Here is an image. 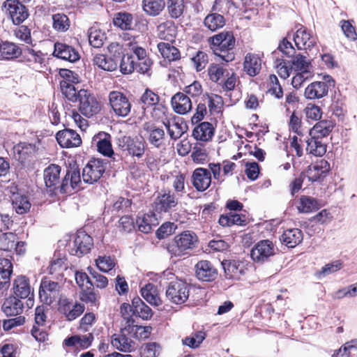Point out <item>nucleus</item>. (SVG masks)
I'll return each mask as SVG.
<instances>
[{
	"label": "nucleus",
	"instance_id": "obj_47",
	"mask_svg": "<svg viewBox=\"0 0 357 357\" xmlns=\"http://www.w3.org/2000/svg\"><path fill=\"white\" fill-rule=\"evenodd\" d=\"M114 24L122 30H130L132 29L133 17L128 13H118L114 18Z\"/></svg>",
	"mask_w": 357,
	"mask_h": 357
},
{
	"label": "nucleus",
	"instance_id": "obj_19",
	"mask_svg": "<svg viewBox=\"0 0 357 357\" xmlns=\"http://www.w3.org/2000/svg\"><path fill=\"white\" fill-rule=\"evenodd\" d=\"M330 170V165L325 160H320L314 164L310 165L306 171V176L309 181L315 182L325 177Z\"/></svg>",
	"mask_w": 357,
	"mask_h": 357
},
{
	"label": "nucleus",
	"instance_id": "obj_18",
	"mask_svg": "<svg viewBox=\"0 0 357 357\" xmlns=\"http://www.w3.org/2000/svg\"><path fill=\"white\" fill-rule=\"evenodd\" d=\"M56 140L63 148L77 147L82 144V139L78 133L73 130L66 129L56 133Z\"/></svg>",
	"mask_w": 357,
	"mask_h": 357
},
{
	"label": "nucleus",
	"instance_id": "obj_10",
	"mask_svg": "<svg viewBox=\"0 0 357 357\" xmlns=\"http://www.w3.org/2000/svg\"><path fill=\"white\" fill-rule=\"evenodd\" d=\"M3 6L15 24H20L29 16L26 8L19 0H6Z\"/></svg>",
	"mask_w": 357,
	"mask_h": 357
},
{
	"label": "nucleus",
	"instance_id": "obj_53",
	"mask_svg": "<svg viewBox=\"0 0 357 357\" xmlns=\"http://www.w3.org/2000/svg\"><path fill=\"white\" fill-rule=\"evenodd\" d=\"M208 73L210 79L214 82L222 81L225 77L229 75L227 70L218 64L211 65Z\"/></svg>",
	"mask_w": 357,
	"mask_h": 357
},
{
	"label": "nucleus",
	"instance_id": "obj_6",
	"mask_svg": "<svg viewBox=\"0 0 357 357\" xmlns=\"http://www.w3.org/2000/svg\"><path fill=\"white\" fill-rule=\"evenodd\" d=\"M107 167V162L100 159L90 160L82 170V178L84 183L93 184L97 182Z\"/></svg>",
	"mask_w": 357,
	"mask_h": 357
},
{
	"label": "nucleus",
	"instance_id": "obj_41",
	"mask_svg": "<svg viewBox=\"0 0 357 357\" xmlns=\"http://www.w3.org/2000/svg\"><path fill=\"white\" fill-rule=\"evenodd\" d=\"M320 207L321 204L316 199L308 196H302L297 206L299 212L306 213L317 210Z\"/></svg>",
	"mask_w": 357,
	"mask_h": 357
},
{
	"label": "nucleus",
	"instance_id": "obj_11",
	"mask_svg": "<svg viewBox=\"0 0 357 357\" xmlns=\"http://www.w3.org/2000/svg\"><path fill=\"white\" fill-rule=\"evenodd\" d=\"M208 40L213 52L221 50H232L235 45V38L230 31L221 32L208 38Z\"/></svg>",
	"mask_w": 357,
	"mask_h": 357
},
{
	"label": "nucleus",
	"instance_id": "obj_37",
	"mask_svg": "<svg viewBox=\"0 0 357 357\" xmlns=\"http://www.w3.org/2000/svg\"><path fill=\"white\" fill-rule=\"evenodd\" d=\"M144 128L149 132L148 139L152 145L158 148L164 144L165 131L162 128L148 124L144 125Z\"/></svg>",
	"mask_w": 357,
	"mask_h": 357
},
{
	"label": "nucleus",
	"instance_id": "obj_23",
	"mask_svg": "<svg viewBox=\"0 0 357 357\" xmlns=\"http://www.w3.org/2000/svg\"><path fill=\"white\" fill-rule=\"evenodd\" d=\"M93 141H96L98 151L102 155L110 157L114 154L110 135L105 132H99L93 137Z\"/></svg>",
	"mask_w": 357,
	"mask_h": 357
},
{
	"label": "nucleus",
	"instance_id": "obj_52",
	"mask_svg": "<svg viewBox=\"0 0 357 357\" xmlns=\"http://www.w3.org/2000/svg\"><path fill=\"white\" fill-rule=\"evenodd\" d=\"M164 125L170 138L174 140L180 138L185 132L184 127L178 122L167 121L164 122Z\"/></svg>",
	"mask_w": 357,
	"mask_h": 357
},
{
	"label": "nucleus",
	"instance_id": "obj_28",
	"mask_svg": "<svg viewBox=\"0 0 357 357\" xmlns=\"http://www.w3.org/2000/svg\"><path fill=\"white\" fill-rule=\"evenodd\" d=\"M157 33L160 38L172 41L177 33L176 26L173 21L167 20L158 26Z\"/></svg>",
	"mask_w": 357,
	"mask_h": 357
},
{
	"label": "nucleus",
	"instance_id": "obj_24",
	"mask_svg": "<svg viewBox=\"0 0 357 357\" xmlns=\"http://www.w3.org/2000/svg\"><path fill=\"white\" fill-rule=\"evenodd\" d=\"M261 67V60L259 56L255 54H248L243 62V69L248 75L254 77L257 75Z\"/></svg>",
	"mask_w": 357,
	"mask_h": 357
},
{
	"label": "nucleus",
	"instance_id": "obj_39",
	"mask_svg": "<svg viewBox=\"0 0 357 357\" xmlns=\"http://www.w3.org/2000/svg\"><path fill=\"white\" fill-rule=\"evenodd\" d=\"M158 49L162 56L169 61H174L181 58L179 50L167 43H160Z\"/></svg>",
	"mask_w": 357,
	"mask_h": 357
},
{
	"label": "nucleus",
	"instance_id": "obj_30",
	"mask_svg": "<svg viewBox=\"0 0 357 357\" xmlns=\"http://www.w3.org/2000/svg\"><path fill=\"white\" fill-rule=\"evenodd\" d=\"M222 265L227 279L238 280L244 274V270L239 261L226 260L222 262Z\"/></svg>",
	"mask_w": 357,
	"mask_h": 357
},
{
	"label": "nucleus",
	"instance_id": "obj_62",
	"mask_svg": "<svg viewBox=\"0 0 357 357\" xmlns=\"http://www.w3.org/2000/svg\"><path fill=\"white\" fill-rule=\"evenodd\" d=\"M205 337L206 335L204 332L198 331L191 337H186L182 340V342L184 345L188 346L192 349H195L199 347Z\"/></svg>",
	"mask_w": 357,
	"mask_h": 357
},
{
	"label": "nucleus",
	"instance_id": "obj_4",
	"mask_svg": "<svg viewBox=\"0 0 357 357\" xmlns=\"http://www.w3.org/2000/svg\"><path fill=\"white\" fill-rule=\"evenodd\" d=\"M79 110L86 117H91L99 112L100 105L97 99L87 90L78 91Z\"/></svg>",
	"mask_w": 357,
	"mask_h": 357
},
{
	"label": "nucleus",
	"instance_id": "obj_51",
	"mask_svg": "<svg viewBox=\"0 0 357 357\" xmlns=\"http://www.w3.org/2000/svg\"><path fill=\"white\" fill-rule=\"evenodd\" d=\"M17 240L16 234L13 232H6L0 234V249L10 251L14 249Z\"/></svg>",
	"mask_w": 357,
	"mask_h": 357
},
{
	"label": "nucleus",
	"instance_id": "obj_64",
	"mask_svg": "<svg viewBox=\"0 0 357 357\" xmlns=\"http://www.w3.org/2000/svg\"><path fill=\"white\" fill-rule=\"evenodd\" d=\"M109 59L114 61L118 67L120 60L124 56L123 47L117 43H112L107 47Z\"/></svg>",
	"mask_w": 357,
	"mask_h": 357
},
{
	"label": "nucleus",
	"instance_id": "obj_8",
	"mask_svg": "<svg viewBox=\"0 0 357 357\" xmlns=\"http://www.w3.org/2000/svg\"><path fill=\"white\" fill-rule=\"evenodd\" d=\"M109 105L114 112L119 116H127L130 112L131 104L121 92L113 91L109 94Z\"/></svg>",
	"mask_w": 357,
	"mask_h": 357
},
{
	"label": "nucleus",
	"instance_id": "obj_21",
	"mask_svg": "<svg viewBox=\"0 0 357 357\" xmlns=\"http://www.w3.org/2000/svg\"><path fill=\"white\" fill-rule=\"evenodd\" d=\"M293 39L298 50L311 48L316 43L315 39L312 37L310 33L302 26L296 30Z\"/></svg>",
	"mask_w": 357,
	"mask_h": 357
},
{
	"label": "nucleus",
	"instance_id": "obj_58",
	"mask_svg": "<svg viewBox=\"0 0 357 357\" xmlns=\"http://www.w3.org/2000/svg\"><path fill=\"white\" fill-rule=\"evenodd\" d=\"M353 22L354 20H342L340 22V26L345 37L354 41L357 39V33Z\"/></svg>",
	"mask_w": 357,
	"mask_h": 357
},
{
	"label": "nucleus",
	"instance_id": "obj_15",
	"mask_svg": "<svg viewBox=\"0 0 357 357\" xmlns=\"http://www.w3.org/2000/svg\"><path fill=\"white\" fill-rule=\"evenodd\" d=\"M93 245L92 238L84 231H79L73 242L70 253L80 257L88 253Z\"/></svg>",
	"mask_w": 357,
	"mask_h": 357
},
{
	"label": "nucleus",
	"instance_id": "obj_7",
	"mask_svg": "<svg viewBox=\"0 0 357 357\" xmlns=\"http://www.w3.org/2000/svg\"><path fill=\"white\" fill-rule=\"evenodd\" d=\"M81 183L79 171L75 167H70L58 186L57 194H71L73 190H79L82 188Z\"/></svg>",
	"mask_w": 357,
	"mask_h": 357
},
{
	"label": "nucleus",
	"instance_id": "obj_40",
	"mask_svg": "<svg viewBox=\"0 0 357 357\" xmlns=\"http://www.w3.org/2000/svg\"><path fill=\"white\" fill-rule=\"evenodd\" d=\"M204 24L208 30L215 31L225 26V20L220 14L215 13H211L204 18Z\"/></svg>",
	"mask_w": 357,
	"mask_h": 357
},
{
	"label": "nucleus",
	"instance_id": "obj_32",
	"mask_svg": "<svg viewBox=\"0 0 357 357\" xmlns=\"http://www.w3.org/2000/svg\"><path fill=\"white\" fill-rule=\"evenodd\" d=\"M21 54V49L13 43L6 41L0 44V60L16 59Z\"/></svg>",
	"mask_w": 357,
	"mask_h": 357
},
{
	"label": "nucleus",
	"instance_id": "obj_16",
	"mask_svg": "<svg viewBox=\"0 0 357 357\" xmlns=\"http://www.w3.org/2000/svg\"><path fill=\"white\" fill-rule=\"evenodd\" d=\"M196 277L204 282L214 280L218 275L217 269L207 260L199 261L195 266Z\"/></svg>",
	"mask_w": 357,
	"mask_h": 357
},
{
	"label": "nucleus",
	"instance_id": "obj_9",
	"mask_svg": "<svg viewBox=\"0 0 357 357\" xmlns=\"http://www.w3.org/2000/svg\"><path fill=\"white\" fill-rule=\"evenodd\" d=\"M325 82H314L309 84L304 93L306 98L319 99L326 96L328 88L334 85V81L329 75L324 76Z\"/></svg>",
	"mask_w": 357,
	"mask_h": 357
},
{
	"label": "nucleus",
	"instance_id": "obj_60",
	"mask_svg": "<svg viewBox=\"0 0 357 357\" xmlns=\"http://www.w3.org/2000/svg\"><path fill=\"white\" fill-rule=\"evenodd\" d=\"M23 58L25 61L30 64L40 65L44 61L43 54L40 52H36L30 48L24 50Z\"/></svg>",
	"mask_w": 357,
	"mask_h": 357
},
{
	"label": "nucleus",
	"instance_id": "obj_22",
	"mask_svg": "<svg viewBox=\"0 0 357 357\" xmlns=\"http://www.w3.org/2000/svg\"><path fill=\"white\" fill-rule=\"evenodd\" d=\"M174 111L179 114H186L192 107L190 98L184 93L178 92L172 98Z\"/></svg>",
	"mask_w": 357,
	"mask_h": 357
},
{
	"label": "nucleus",
	"instance_id": "obj_17",
	"mask_svg": "<svg viewBox=\"0 0 357 357\" xmlns=\"http://www.w3.org/2000/svg\"><path fill=\"white\" fill-rule=\"evenodd\" d=\"M192 183L197 190H206L211 183V172L202 167L195 169L192 175Z\"/></svg>",
	"mask_w": 357,
	"mask_h": 357
},
{
	"label": "nucleus",
	"instance_id": "obj_49",
	"mask_svg": "<svg viewBox=\"0 0 357 357\" xmlns=\"http://www.w3.org/2000/svg\"><path fill=\"white\" fill-rule=\"evenodd\" d=\"M89 41L91 46L99 48L103 45L105 36L99 29L93 26L88 31Z\"/></svg>",
	"mask_w": 357,
	"mask_h": 357
},
{
	"label": "nucleus",
	"instance_id": "obj_12",
	"mask_svg": "<svg viewBox=\"0 0 357 357\" xmlns=\"http://www.w3.org/2000/svg\"><path fill=\"white\" fill-rule=\"evenodd\" d=\"M178 205V199L170 191L160 192L153 202V208L158 213H169Z\"/></svg>",
	"mask_w": 357,
	"mask_h": 357
},
{
	"label": "nucleus",
	"instance_id": "obj_43",
	"mask_svg": "<svg viewBox=\"0 0 357 357\" xmlns=\"http://www.w3.org/2000/svg\"><path fill=\"white\" fill-rule=\"evenodd\" d=\"M156 218L153 214H144L142 217H138L136 224L138 229L145 234H149L153 229V227L156 225Z\"/></svg>",
	"mask_w": 357,
	"mask_h": 357
},
{
	"label": "nucleus",
	"instance_id": "obj_42",
	"mask_svg": "<svg viewBox=\"0 0 357 357\" xmlns=\"http://www.w3.org/2000/svg\"><path fill=\"white\" fill-rule=\"evenodd\" d=\"M142 297L151 305L158 306L161 301L157 294L155 287L153 284L149 283L141 289Z\"/></svg>",
	"mask_w": 357,
	"mask_h": 357
},
{
	"label": "nucleus",
	"instance_id": "obj_27",
	"mask_svg": "<svg viewBox=\"0 0 357 357\" xmlns=\"http://www.w3.org/2000/svg\"><path fill=\"white\" fill-rule=\"evenodd\" d=\"M280 239L287 247L294 248L302 241L303 233L297 228L287 229Z\"/></svg>",
	"mask_w": 357,
	"mask_h": 357
},
{
	"label": "nucleus",
	"instance_id": "obj_34",
	"mask_svg": "<svg viewBox=\"0 0 357 357\" xmlns=\"http://www.w3.org/2000/svg\"><path fill=\"white\" fill-rule=\"evenodd\" d=\"M333 127L334 125L331 121H321L310 130L309 135L314 137L322 139L330 134Z\"/></svg>",
	"mask_w": 357,
	"mask_h": 357
},
{
	"label": "nucleus",
	"instance_id": "obj_59",
	"mask_svg": "<svg viewBox=\"0 0 357 357\" xmlns=\"http://www.w3.org/2000/svg\"><path fill=\"white\" fill-rule=\"evenodd\" d=\"M160 347L156 342H149L143 344L140 349L142 357H158Z\"/></svg>",
	"mask_w": 357,
	"mask_h": 357
},
{
	"label": "nucleus",
	"instance_id": "obj_55",
	"mask_svg": "<svg viewBox=\"0 0 357 357\" xmlns=\"http://www.w3.org/2000/svg\"><path fill=\"white\" fill-rule=\"evenodd\" d=\"M289 62L283 59L277 58L274 62V66L279 76L282 79H287L290 76L293 70L291 66H289Z\"/></svg>",
	"mask_w": 357,
	"mask_h": 357
},
{
	"label": "nucleus",
	"instance_id": "obj_61",
	"mask_svg": "<svg viewBox=\"0 0 357 357\" xmlns=\"http://www.w3.org/2000/svg\"><path fill=\"white\" fill-rule=\"evenodd\" d=\"M342 268V263L340 260L333 261L326 264L321 268L320 271L316 273V275L318 278H321L326 275L332 274L337 272Z\"/></svg>",
	"mask_w": 357,
	"mask_h": 357
},
{
	"label": "nucleus",
	"instance_id": "obj_26",
	"mask_svg": "<svg viewBox=\"0 0 357 357\" xmlns=\"http://www.w3.org/2000/svg\"><path fill=\"white\" fill-rule=\"evenodd\" d=\"M15 157L21 162H24L36 152L34 144L20 142L13 148Z\"/></svg>",
	"mask_w": 357,
	"mask_h": 357
},
{
	"label": "nucleus",
	"instance_id": "obj_56",
	"mask_svg": "<svg viewBox=\"0 0 357 357\" xmlns=\"http://www.w3.org/2000/svg\"><path fill=\"white\" fill-rule=\"evenodd\" d=\"M126 151L129 154L138 158L142 157L144 153V144L137 138H132L127 146Z\"/></svg>",
	"mask_w": 357,
	"mask_h": 357
},
{
	"label": "nucleus",
	"instance_id": "obj_2",
	"mask_svg": "<svg viewBox=\"0 0 357 357\" xmlns=\"http://www.w3.org/2000/svg\"><path fill=\"white\" fill-rule=\"evenodd\" d=\"M132 325L123 326L119 334L112 336V345L116 349L123 352H131L135 348V342L132 340L135 337L132 335Z\"/></svg>",
	"mask_w": 357,
	"mask_h": 357
},
{
	"label": "nucleus",
	"instance_id": "obj_33",
	"mask_svg": "<svg viewBox=\"0 0 357 357\" xmlns=\"http://www.w3.org/2000/svg\"><path fill=\"white\" fill-rule=\"evenodd\" d=\"M307 146L306 151L314 156H322L326 152V144L324 143L320 138L310 136L306 140Z\"/></svg>",
	"mask_w": 357,
	"mask_h": 357
},
{
	"label": "nucleus",
	"instance_id": "obj_35",
	"mask_svg": "<svg viewBox=\"0 0 357 357\" xmlns=\"http://www.w3.org/2000/svg\"><path fill=\"white\" fill-rule=\"evenodd\" d=\"M13 273V264L8 259H0V289H7Z\"/></svg>",
	"mask_w": 357,
	"mask_h": 357
},
{
	"label": "nucleus",
	"instance_id": "obj_1",
	"mask_svg": "<svg viewBox=\"0 0 357 357\" xmlns=\"http://www.w3.org/2000/svg\"><path fill=\"white\" fill-rule=\"evenodd\" d=\"M197 242V236L194 232L184 231L174 236L167 250L172 255L181 256L195 248Z\"/></svg>",
	"mask_w": 357,
	"mask_h": 357
},
{
	"label": "nucleus",
	"instance_id": "obj_31",
	"mask_svg": "<svg viewBox=\"0 0 357 357\" xmlns=\"http://www.w3.org/2000/svg\"><path fill=\"white\" fill-rule=\"evenodd\" d=\"M10 199L13 207L17 213L22 215L29 211L31 205L26 195L18 192L13 193Z\"/></svg>",
	"mask_w": 357,
	"mask_h": 357
},
{
	"label": "nucleus",
	"instance_id": "obj_13",
	"mask_svg": "<svg viewBox=\"0 0 357 357\" xmlns=\"http://www.w3.org/2000/svg\"><path fill=\"white\" fill-rule=\"evenodd\" d=\"M274 254L273 243L268 240H263L258 242L252 248L250 255L255 262L260 263L266 261Z\"/></svg>",
	"mask_w": 357,
	"mask_h": 357
},
{
	"label": "nucleus",
	"instance_id": "obj_46",
	"mask_svg": "<svg viewBox=\"0 0 357 357\" xmlns=\"http://www.w3.org/2000/svg\"><path fill=\"white\" fill-rule=\"evenodd\" d=\"M357 340H352L346 342L343 347L337 350L332 357H356Z\"/></svg>",
	"mask_w": 357,
	"mask_h": 357
},
{
	"label": "nucleus",
	"instance_id": "obj_45",
	"mask_svg": "<svg viewBox=\"0 0 357 357\" xmlns=\"http://www.w3.org/2000/svg\"><path fill=\"white\" fill-rule=\"evenodd\" d=\"M66 317L69 321H73L80 316L84 311V304L79 303H66L63 307Z\"/></svg>",
	"mask_w": 357,
	"mask_h": 357
},
{
	"label": "nucleus",
	"instance_id": "obj_25",
	"mask_svg": "<svg viewBox=\"0 0 357 357\" xmlns=\"http://www.w3.org/2000/svg\"><path fill=\"white\" fill-rule=\"evenodd\" d=\"M214 135V128L209 122H202L196 126L192 131V136L197 140L208 142Z\"/></svg>",
	"mask_w": 357,
	"mask_h": 357
},
{
	"label": "nucleus",
	"instance_id": "obj_44",
	"mask_svg": "<svg viewBox=\"0 0 357 357\" xmlns=\"http://www.w3.org/2000/svg\"><path fill=\"white\" fill-rule=\"evenodd\" d=\"M93 63L107 71H114L117 68L116 62L102 54H96L93 59Z\"/></svg>",
	"mask_w": 357,
	"mask_h": 357
},
{
	"label": "nucleus",
	"instance_id": "obj_5",
	"mask_svg": "<svg viewBox=\"0 0 357 357\" xmlns=\"http://www.w3.org/2000/svg\"><path fill=\"white\" fill-rule=\"evenodd\" d=\"M61 285L48 278L42 280L39 290L40 301L46 305H50L59 298Z\"/></svg>",
	"mask_w": 357,
	"mask_h": 357
},
{
	"label": "nucleus",
	"instance_id": "obj_48",
	"mask_svg": "<svg viewBox=\"0 0 357 357\" xmlns=\"http://www.w3.org/2000/svg\"><path fill=\"white\" fill-rule=\"evenodd\" d=\"M185 6L183 0H168L167 1V11L170 17L178 19L182 16Z\"/></svg>",
	"mask_w": 357,
	"mask_h": 357
},
{
	"label": "nucleus",
	"instance_id": "obj_50",
	"mask_svg": "<svg viewBox=\"0 0 357 357\" xmlns=\"http://www.w3.org/2000/svg\"><path fill=\"white\" fill-rule=\"evenodd\" d=\"M292 69L298 72H310V63L303 55L298 54L295 55L291 61Z\"/></svg>",
	"mask_w": 357,
	"mask_h": 357
},
{
	"label": "nucleus",
	"instance_id": "obj_38",
	"mask_svg": "<svg viewBox=\"0 0 357 357\" xmlns=\"http://www.w3.org/2000/svg\"><path fill=\"white\" fill-rule=\"evenodd\" d=\"M14 293L17 297L26 298L31 294L29 280L25 276H19L14 281Z\"/></svg>",
	"mask_w": 357,
	"mask_h": 357
},
{
	"label": "nucleus",
	"instance_id": "obj_54",
	"mask_svg": "<svg viewBox=\"0 0 357 357\" xmlns=\"http://www.w3.org/2000/svg\"><path fill=\"white\" fill-rule=\"evenodd\" d=\"M53 27L58 31H66L70 27V22L67 15L57 13L52 15Z\"/></svg>",
	"mask_w": 357,
	"mask_h": 357
},
{
	"label": "nucleus",
	"instance_id": "obj_36",
	"mask_svg": "<svg viewBox=\"0 0 357 357\" xmlns=\"http://www.w3.org/2000/svg\"><path fill=\"white\" fill-rule=\"evenodd\" d=\"M165 4V0H143L142 9L148 15L155 17L164 10Z\"/></svg>",
	"mask_w": 357,
	"mask_h": 357
},
{
	"label": "nucleus",
	"instance_id": "obj_29",
	"mask_svg": "<svg viewBox=\"0 0 357 357\" xmlns=\"http://www.w3.org/2000/svg\"><path fill=\"white\" fill-rule=\"evenodd\" d=\"M1 308L7 316H16L22 312L23 303L17 297L10 296L5 300Z\"/></svg>",
	"mask_w": 357,
	"mask_h": 357
},
{
	"label": "nucleus",
	"instance_id": "obj_20",
	"mask_svg": "<svg viewBox=\"0 0 357 357\" xmlns=\"http://www.w3.org/2000/svg\"><path fill=\"white\" fill-rule=\"evenodd\" d=\"M54 56L65 61L73 63L79 60V54L74 47L62 43L54 44Z\"/></svg>",
	"mask_w": 357,
	"mask_h": 357
},
{
	"label": "nucleus",
	"instance_id": "obj_63",
	"mask_svg": "<svg viewBox=\"0 0 357 357\" xmlns=\"http://www.w3.org/2000/svg\"><path fill=\"white\" fill-rule=\"evenodd\" d=\"M143 107H149L156 105L160 100L159 96L150 89H146L140 98Z\"/></svg>",
	"mask_w": 357,
	"mask_h": 357
},
{
	"label": "nucleus",
	"instance_id": "obj_3",
	"mask_svg": "<svg viewBox=\"0 0 357 357\" xmlns=\"http://www.w3.org/2000/svg\"><path fill=\"white\" fill-rule=\"evenodd\" d=\"M190 288L189 284L183 280L172 281L167 286L166 296L173 303L182 304L189 297Z\"/></svg>",
	"mask_w": 357,
	"mask_h": 357
},
{
	"label": "nucleus",
	"instance_id": "obj_57",
	"mask_svg": "<svg viewBox=\"0 0 357 357\" xmlns=\"http://www.w3.org/2000/svg\"><path fill=\"white\" fill-rule=\"evenodd\" d=\"M60 86L62 93L66 98L72 102H77L79 99L78 91L74 84H67L66 82H60Z\"/></svg>",
	"mask_w": 357,
	"mask_h": 357
},
{
	"label": "nucleus",
	"instance_id": "obj_14",
	"mask_svg": "<svg viewBox=\"0 0 357 357\" xmlns=\"http://www.w3.org/2000/svg\"><path fill=\"white\" fill-rule=\"evenodd\" d=\"M60 173L61 167L55 164L49 165L44 170V181L50 193L57 195Z\"/></svg>",
	"mask_w": 357,
	"mask_h": 357
}]
</instances>
